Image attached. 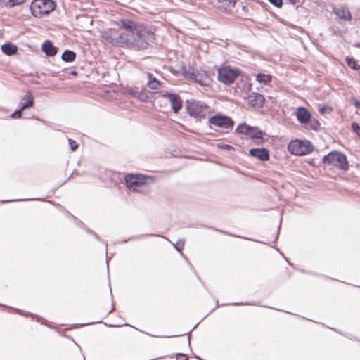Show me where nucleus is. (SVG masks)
Masks as SVG:
<instances>
[{"label":"nucleus","instance_id":"nucleus-37","mask_svg":"<svg viewBox=\"0 0 360 360\" xmlns=\"http://www.w3.org/2000/svg\"><path fill=\"white\" fill-rule=\"evenodd\" d=\"M333 110L330 107H323L319 110L320 113L324 114L325 112H330Z\"/></svg>","mask_w":360,"mask_h":360},{"label":"nucleus","instance_id":"nucleus-21","mask_svg":"<svg viewBox=\"0 0 360 360\" xmlns=\"http://www.w3.org/2000/svg\"><path fill=\"white\" fill-rule=\"evenodd\" d=\"M248 136L257 143L263 142V133L257 127H252Z\"/></svg>","mask_w":360,"mask_h":360},{"label":"nucleus","instance_id":"nucleus-6","mask_svg":"<svg viewBox=\"0 0 360 360\" xmlns=\"http://www.w3.org/2000/svg\"><path fill=\"white\" fill-rule=\"evenodd\" d=\"M240 71L236 68L223 65L218 68L217 79L224 84H231L240 75Z\"/></svg>","mask_w":360,"mask_h":360},{"label":"nucleus","instance_id":"nucleus-36","mask_svg":"<svg viewBox=\"0 0 360 360\" xmlns=\"http://www.w3.org/2000/svg\"><path fill=\"white\" fill-rule=\"evenodd\" d=\"M217 147L225 150H231L233 148L231 146L223 143H218Z\"/></svg>","mask_w":360,"mask_h":360},{"label":"nucleus","instance_id":"nucleus-7","mask_svg":"<svg viewBox=\"0 0 360 360\" xmlns=\"http://www.w3.org/2000/svg\"><path fill=\"white\" fill-rule=\"evenodd\" d=\"M323 162L329 165L336 167L342 170L349 169V163L347 157L339 152L333 151L323 158Z\"/></svg>","mask_w":360,"mask_h":360},{"label":"nucleus","instance_id":"nucleus-40","mask_svg":"<svg viewBox=\"0 0 360 360\" xmlns=\"http://www.w3.org/2000/svg\"><path fill=\"white\" fill-rule=\"evenodd\" d=\"M20 200H6L5 202H12V201H19Z\"/></svg>","mask_w":360,"mask_h":360},{"label":"nucleus","instance_id":"nucleus-42","mask_svg":"<svg viewBox=\"0 0 360 360\" xmlns=\"http://www.w3.org/2000/svg\"><path fill=\"white\" fill-rule=\"evenodd\" d=\"M96 236V238L98 240L99 239V237L96 234V233H94Z\"/></svg>","mask_w":360,"mask_h":360},{"label":"nucleus","instance_id":"nucleus-11","mask_svg":"<svg viewBox=\"0 0 360 360\" xmlns=\"http://www.w3.org/2000/svg\"><path fill=\"white\" fill-rule=\"evenodd\" d=\"M207 106L199 103H191L188 107L189 114L195 117H205Z\"/></svg>","mask_w":360,"mask_h":360},{"label":"nucleus","instance_id":"nucleus-3","mask_svg":"<svg viewBox=\"0 0 360 360\" xmlns=\"http://www.w3.org/2000/svg\"><path fill=\"white\" fill-rule=\"evenodd\" d=\"M181 75L185 79H189L202 86L209 87L212 84V79L209 72L203 69L195 70L190 65L183 66L181 69Z\"/></svg>","mask_w":360,"mask_h":360},{"label":"nucleus","instance_id":"nucleus-19","mask_svg":"<svg viewBox=\"0 0 360 360\" xmlns=\"http://www.w3.org/2000/svg\"><path fill=\"white\" fill-rule=\"evenodd\" d=\"M127 93L129 95H131L133 97L138 98L141 101H148V100L150 98L148 94H146L145 91H139L137 89H129L127 90Z\"/></svg>","mask_w":360,"mask_h":360},{"label":"nucleus","instance_id":"nucleus-14","mask_svg":"<svg viewBox=\"0 0 360 360\" xmlns=\"http://www.w3.org/2000/svg\"><path fill=\"white\" fill-rule=\"evenodd\" d=\"M34 97L30 92H27L24 96L21 98V101L19 103V108H21V110H25L27 108H30L34 105Z\"/></svg>","mask_w":360,"mask_h":360},{"label":"nucleus","instance_id":"nucleus-4","mask_svg":"<svg viewBox=\"0 0 360 360\" xmlns=\"http://www.w3.org/2000/svg\"><path fill=\"white\" fill-rule=\"evenodd\" d=\"M56 6V4L53 0H33L30 8L34 17L41 18L53 11Z\"/></svg>","mask_w":360,"mask_h":360},{"label":"nucleus","instance_id":"nucleus-25","mask_svg":"<svg viewBox=\"0 0 360 360\" xmlns=\"http://www.w3.org/2000/svg\"><path fill=\"white\" fill-rule=\"evenodd\" d=\"M252 127L246 124H240L236 127V131L238 134L248 136Z\"/></svg>","mask_w":360,"mask_h":360},{"label":"nucleus","instance_id":"nucleus-33","mask_svg":"<svg viewBox=\"0 0 360 360\" xmlns=\"http://www.w3.org/2000/svg\"><path fill=\"white\" fill-rule=\"evenodd\" d=\"M352 129L360 137V126L357 123L353 122Z\"/></svg>","mask_w":360,"mask_h":360},{"label":"nucleus","instance_id":"nucleus-12","mask_svg":"<svg viewBox=\"0 0 360 360\" xmlns=\"http://www.w3.org/2000/svg\"><path fill=\"white\" fill-rule=\"evenodd\" d=\"M298 122L301 124H307L312 118L311 112L304 107H299L295 113Z\"/></svg>","mask_w":360,"mask_h":360},{"label":"nucleus","instance_id":"nucleus-27","mask_svg":"<svg viewBox=\"0 0 360 360\" xmlns=\"http://www.w3.org/2000/svg\"><path fill=\"white\" fill-rule=\"evenodd\" d=\"M345 61L349 67L352 69L359 70H360V65H359L356 60L352 57L347 56L345 58Z\"/></svg>","mask_w":360,"mask_h":360},{"label":"nucleus","instance_id":"nucleus-1","mask_svg":"<svg viewBox=\"0 0 360 360\" xmlns=\"http://www.w3.org/2000/svg\"><path fill=\"white\" fill-rule=\"evenodd\" d=\"M120 22L121 27L127 31V34H129V36L138 41L139 49H146L148 47L146 37L148 36V33L143 25L126 19H121Z\"/></svg>","mask_w":360,"mask_h":360},{"label":"nucleus","instance_id":"nucleus-41","mask_svg":"<svg viewBox=\"0 0 360 360\" xmlns=\"http://www.w3.org/2000/svg\"><path fill=\"white\" fill-rule=\"evenodd\" d=\"M72 74L74 75H77V72L76 71H72Z\"/></svg>","mask_w":360,"mask_h":360},{"label":"nucleus","instance_id":"nucleus-38","mask_svg":"<svg viewBox=\"0 0 360 360\" xmlns=\"http://www.w3.org/2000/svg\"><path fill=\"white\" fill-rule=\"evenodd\" d=\"M353 104L355 105L356 108L360 109V102H359L356 99H353Z\"/></svg>","mask_w":360,"mask_h":360},{"label":"nucleus","instance_id":"nucleus-9","mask_svg":"<svg viewBox=\"0 0 360 360\" xmlns=\"http://www.w3.org/2000/svg\"><path fill=\"white\" fill-rule=\"evenodd\" d=\"M208 122L212 126L225 130H231L234 125V122L230 117L220 113L211 116Z\"/></svg>","mask_w":360,"mask_h":360},{"label":"nucleus","instance_id":"nucleus-2","mask_svg":"<svg viewBox=\"0 0 360 360\" xmlns=\"http://www.w3.org/2000/svg\"><path fill=\"white\" fill-rule=\"evenodd\" d=\"M159 106L160 112L165 114L178 113L182 108V100L179 95L170 92L161 93L159 95Z\"/></svg>","mask_w":360,"mask_h":360},{"label":"nucleus","instance_id":"nucleus-18","mask_svg":"<svg viewBox=\"0 0 360 360\" xmlns=\"http://www.w3.org/2000/svg\"><path fill=\"white\" fill-rule=\"evenodd\" d=\"M217 2L220 9L230 11L235 7L237 0H217Z\"/></svg>","mask_w":360,"mask_h":360},{"label":"nucleus","instance_id":"nucleus-43","mask_svg":"<svg viewBox=\"0 0 360 360\" xmlns=\"http://www.w3.org/2000/svg\"><path fill=\"white\" fill-rule=\"evenodd\" d=\"M113 310H114V307L112 308V310L110 312L112 311Z\"/></svg>","mask_w":360,"mask_h":360},{"label":"nucleus","instance_id":"nucleus-16","mask_svg":"<svg viewBox=\"0 0 360 360\" xmlns=\"http://www.w3.org/2000/svg\"><path fill=\"white\" fill-rule=\"evenodd\" d=\"M334 13L340 18L345 20H350L352 15L348 8L345 6H340L334 9Z\"/></svg>","mask_w":360,"mask_h":360},{"label":"nucleus","instance_id":"nucleus-26","mask_svg":"<svg viewBox=\"0 0 360 360\" xmlns=\"http://www.w3.org/2000/svg\"><path fill=\"white\" fill-rule=\"evenodd\" d=\"M115 30H108L101 32V37L106 39L108 42L112 44L115 37Z\"/></svg>","mask_w":360,"mask_h":360},{"label":"nucleus","instance_id":"nucleus-32","mask_svg":"<svg viewBox=\"0 0 360 360\" xmlns=\"http://www.w3.org/2000/svg\"><path fill=\"white\" fill-rule=\"evenodd\" d=\"M170 360H188V357L184 354H177L175 357L172 356Z\"/></svg>","mask_w":360,"mask_h":360},{"label":"nucleus","instance_id":"nucleus-15","mask_svg":"<svg viewBox=\"0 0 360 360\" xmlns=\"http://www.w3.org/2000/svg\"><path fill=\"white\" fill-rule=\"evenodd\" d=\"M250 103L255 108H262L264 103L265 98L263 95L254 93L249 96Z\"/></svg>","mask_w":360,"mask_h":360},{"label":"nucleus","instance_id":"nucleus-13","mask_svg":"<svg viewBox=\"0 0 360 360\" xmlns=\"http://www.w3.org/2000/svg\"><path fill=\"white\" fill-rule=\"evenodd\" d=\"M250 155L262 161H267L269 160V152L267 149L262 148H252L249 151Z\"/></svg>","mask_w":360,"mask_h":360},{"label":"nucleus","instance_id":"nucleus-20","mask_svg":"<svg viewBox=\"0 0 360 360\" xmlns=\"http://www.w3.org/2000/svg\"><path fill=\"white\" fill-rule=\"evenodd\" d=\"M1 49L2 52L7 56H13L18 51L17 46L10 42L3 44Z\"/></svg>","mask_w":360,"mask_h":360},{"label":"nucleus","instance_id":"nucleus-8","mask_svg":"<svg viewBox=\"0 0 360 360\" xmlns=\"http://www.w3.org/2000/svg\"><path fill=\"white\" fill-rule=\"evenodd\" d=\"M150 177L142 174H129L125 176V184L127 188L136 192H141V188L147 184Z\"/></svg>","mask_w":360,"mask_h":360},{"label":"nucleus","instance_id":"nucleus-17","mask_svg":"<svg viewBox=\"0 0 360 360\" xmlns=\"http://www.w3.org/2000/svg\"><path fill=\"white\" fill-rule=\"evenodd\" d=\"M42 51L48 56H53L57 53L58 49L53 46L51 41L47 40L42 45Z\"/></svg>","mask_w":360,"mask_h":360},{"label":"nucleus","instance_id":"nucleus-22","mask_svg":"<svg viewBox=\"0 0 360 360\" xmlns=\"http://www.w3.org/2000/svg\"><path fill=\"white\" fill-rule=\"evenodd\" d=\"M146 88L151 90L158 89V79L150 73H147Z\"/></svg>","mask_w":360,"mask_h":360},{"label":"nucleus","instance_id":"nucleus-5","mask_svg":"<svg viewBox=\"0 0 360 360\" xmlns=\"http://www.w3.org/2000/svg\"><path fill=\"white\" fill-rule=\"evenodd\" d=\"M288 150L292 155L302 156L311 153L314 147L309 141L295 139L288 143Z\"/></svg>","mask_w":360,"mask_h":360},{"label":"nucleus","instance_id":"nucleus-23","mask_svg":"<svg viewBox=\"0 0 360 360\" xmlns=\"http://www.w3.org/2000/svg\"><path fill=\"white\" fill-rule=\"evenodd\" d=\"M256 80L263 84H267L272 80V76L269 74L258 73L256 75Z\"/></svg>","mask_w":360,"mask_h":360},{"label":"nucleus","instance_id":"nucleus-35","mask_svg":"<svg viewBox=\"0 0 360 360\" xmlns=\"http://www.w3.org/2000/svg\"><path fill=\"white\" fill-rule=\"evenodd\" d=\"M184 242H181V241H179L176 243V244L175 245V248L176 249L179 251V252H181L183 248H184Z\"/></svg>","mask_w":360,"mask_h":360},{"label":"nucleus","instance_id":"nucleus-31","mask_svg":"<svg viewBox=\"0 0 360 360\" xmlns=\"http://www.w3.org/2000/svg\"><path fill=\"white\" fill-rule=\"evenodd\" d=\"M68 143L70 145V148L72 151H75L78 148V144L75 141L72 139H68Z\"/></svg>","mask_w":360,"mask_h":360},{"label":"nucleus","instance_id":"nucleus-10","mask_svg":"<svg viewBox=\"0 0 360 360\" xmlns=\"http://www.w3.org/2000/svg\"><path fill=\"white\" fill-rule=\"evenodd\" d=\"M112 45L119 46H134L138 47V41L129 36V34L115 31Z\"/></svg>","mask_w":360,"mask_h":360},{"label":"nucleus","instance_id":"nucleus-24","mask_svg":"<svg viewBox=\"0 0 360 360\" xmlns=\"http://www.w3.org/2000/svg\"><path fill=\"white\" fill-rule=\"evenodd\" d=\"M61 58L65 62L71 63L76 58V53L70 50H65L61 56Z\"/></svg>","mask_w":360,"mask_h":360},{"label":"nucleus","instance_id":"nucleus-29","mask_svg":"<svg viewBox=\"0 0 360 360\" xmlns=\"http://www.w3.org/2000/svg\"><path fill=\"white\" fill-rule=\"evenodd\" d=\"M309 127L310 129L313 130H317L319 128L320 123L316 119H310L309 122Z\"/></svg>","mask_w":360,"mask_h":360},{"label":"nucleus","instance_id":"nucleus-34","mask_svg":"<svg viewBox=\"0 0 360 360\" xmlns=\"http://www.w3.org/2000/svg\"><path fill=\"white\" fill-rule=\"evenodd\" d=\"M270 3L278 8H281L283 5V0H269Z\"/></svg>","mask_w":360,"mask_h":360},{"label":"nucleus","instance_id":"nucleus-30","mask_svg":"<svg viewBox=\"0 0 360 360\" xmlns=\"http://www.w3.org/2000/svg\"><path fill=\"white\" fill-rule=\"evenodd\" d=\"M23 110H21V108L20 107L19 109L16 110L15 111H14L11 117V118L13 119H18V118H20L22 117V112Z\"/></svg>","mask_w":360,"mask_h":360},{"label":"nucleus","instance_id":"nucleus-39","mask_svg":"<svg viewBox=\"0 0 360 360\" xmlns=\"http://www.w3.org/2000/svg\"><path fill=\"white\" fill-rule=\"evenodd\" d=\"M172 356H168V357H165V358H161L160 359V360H170L172 359Z\"/></svg>","mask_w":360,"mask_h":360},{"label":"nucleus","instance_id":"nucleus-28","mask_svg":"<svg viewBox=\"0 0 360 360\" xmlns=\"http://www.w3.org/2000/svg\"><path fill=\"white\" fill-rule=\"evenodd\" d=\"M26 0H2V2L4 6L11 8L22 4Z\"/></svg>","mask_w":360,"mask_h":360}]
</instances>
